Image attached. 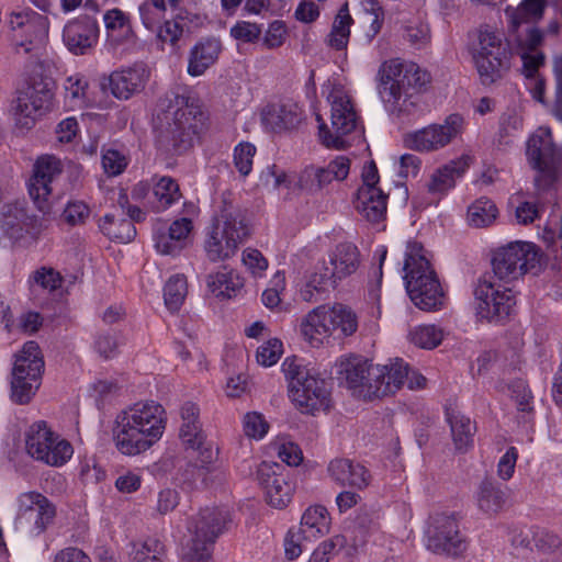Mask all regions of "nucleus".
Listing matches in <instances>:
<instances>
[{
    "label": "nucleus",
    "instance_id": "22",
    "mask_svg": "<svg viewBox=\"0 0 562 562\" xmlns=\"http://www.w3.org/2000/svg\"><path fill=\"white\" fill-rule=\"evenodd\" d=\"M199 408L194 403H186L180 411L181 426L179 437L187 449L198 451L202 465L211 463L216 452L206 442L205 435L199 420Z\"/></svg>",
    "mask_w": 562,
    "mask_h": 562
},
{
    "label": "nucleus",
    "instance_id": "23",
    "mask_svg": "<svg viewBox=\"0 0 562 562\" xmlns=\"http://www.w3.org/2000/svg\"><path fill=\"white\" fill-rule=\"evenodd\" d=\"M527 156L535 169L541 172L535 178L537 187L542 180H551V169L555 162L557 149L550 130L540 127L532 134L527 144Z\"/></svg>",
    "mask_w": 562,
    "mask_h": 562
},
{
    "label": "nucleus",
    "instance_id": "46",
    "mask_svg": "<svg viewBox=\"0 0 562 562\" xmlns=\"http://www.w3.org/2000/svg\"><path fill=\"white\" fill-rule=\"evenodd\" d=\"M299 183L302 189L310 192L319 191L329 184L325 170L315 166H308L302 171Z\"/></svg>",
    "mask_w": 562,
    "mask_h": 562
},
{
    "label": "nucleus",
    "instance_id": "54",
    "mask_svg": "<svg viewBox=\"0 0 562 562\" xmlns=\"http://www.w3.org/2000/svg\"><path fill=\"white\" fill-rule=\"evenodd\" d=\"M231 35L240 42L252 43L261 35V27L256 23L239 21L231 29Z\"/></svg>",
    "mask_w": 562,
    "mask_h": 562
},
{
    "label": "nucleus",
    "instance_id": "53",
    "mask_svg": "<svg viewBox=\"0 0 562 562\" xmlns=\"http://www.w3.org/2000/svg\"><path fill=\"white\" fill-rule=\"evenodd\" d=\"M102 232L110 238L121 243H128L136 236V228L131 220L122 218L117 222L116 227L102 226Z\"/></svg>",
    "mask_w": 562,
    "mask_h": 562
},
{
    "label": "nucleus",
    "instance_id": "44",
    "mask_svg": "<svg viewBox=\"0 0 562 562\" xmlns=\"http://www.w3.org/2000/svg\"><path fill=\"white\" fill-rule=\"evenodd\" d=\"M543 9L542 0H524L512 16L513 27L517 29L522 22L540 19Z\"/></svg>",
    "mask_w": 562,
    "mask_h": 562
},
{
    "label": "nucleus",
    "instance_id": "20",
    "mask_svg": "<svg viewBox=\"0 0 562 562\" xmlns=\"http://www.w3.org/2000/svg\"><path fill=\"white\" fill-rule=\"evenodd\" d=\"M61 162L52 155L38 157L33 166V175L29 181V193L37 209L43 213L50 211L49 196L53 183L60 176Z\"/></svg>",
    "mask_w": 562,
    "mask_h": 562
},
{
    "label": "nucleus",
    "instance_id": "32",
    "mask_svg": "<svg viewBox=\"0 0 562 562\" xmlns=\"http://www.w3.org/2000/svg\"><path fill=\"white\" fill-rule=\"evenodd\" d=\"M329 525L330 517L327 509L324 506L316 505L308 507L304 512L297 528L310 539L316 540L328 532Z\"/></svg>",
    "mask_w": 562,
    "mask_h": 562
},
{
    "label": "nucleus",
    "instance_id": "18",
    "mask_svg": "<svg viewBox=\"0 0 562 562\" xmlns=\"http://www.w3.org/2000/svg\"><path fill=\"white\" fill-rule=\"evenodd\" d=\"M464 120L460 114H450L442 124H431L405 136V144L417 151H435L449 145L461 135Z\"/></svg>",
    "mask_w": 562,
    "mask_h": 562
},
{
    "label": "nucleus",
    "instance_id": "4",
    "mask_svg": "<svg viewBox=\"0 0 562 562\" xmlns=\"http://www.w3.org/2000/svg\"><path fill=\"white\" fill-rule=\"evenodd\" d=\"M378 79L386 109L401 116L412 113L416 106L414 98L430 82V75L415 63L396 58L382 63Z\"/></svg>",
    "mask_w": 562,
    "mask_h": 562
},
{
    "label": "nucleus",
    "instance_id": "40",
    "mask_svg": "<svg viewBox=\"0 0 562 562\" xmlns=\"http://www.w3.org/2000/svg\"><path fill=\"white\" fill-rule=\"evenodd\" d=\"M66 100L72 108L83 109L91 105L88 98L89 83L79 74L69 76L64 83Z\"/></svg>",
    "mask_w": 562,
    "mask_h": 562
},
{
    "label": "nucleus",
    "instance_id": "43",
    "mask_svg": "<svg viewBox=\"0 0 562 562\" xmlns=\"http://www.w3.org/2000/svg\"><path fill=\"white\" fill-rule=\"evenodd\" d=\"M409 340L419 348L432 349L442 340V331L435 325H422L409 333Z\"/></svg>",
    "mask_w": 562,
    "mask_h": 562
},
{
    "label": "nucleus",
    "instance_id": "51",
    "mask_svg": "<svg viewBox=\"0 0 562 562\" xmlns=\"http://www.w3.org/2000/svg\"><path fill=\"white\" fill-rule=\"evenodd\" d=\"M89 216L90 209L82 201L68 202L63 213L65 222L72 226L85 224Z\"/></svg>",
    "mask_w": 562,
    "mask_h": 562
},
{
    "label": "nucleus",
    "instance_id": "17",
    "mask_svg": "<svg viewBox=\"0 0 562 562\" xmlns=\"http://www.w3.org/2000/svg\"><path fill=\"white\" fill-rule=\"evenodd\" d=\"M15 528L40 536L53 525L56 517V506L45 495L38 492H25L16 498Z\"/></svg>",
    "mask_w": 562,
    "mask_h": 562
},
{
    "label": "nucleus",
    "instance_id": "21",
    "mask_svg": "<svg viewBox=\"0 0 562 562\" xmlns=\"http://www.w3.org/2000/svg\"><path fill=\"white\" fill-rule=\"evenodd\" d=\"M289 396L302 413L326 411L330 405V383L325 379L306 374L305 380L293 383Z\"/></svg>",
    "mask_w": 562,
    "mask_h": 562
},
{
    "label": "nucleus",
    "instance_id": "13",
    "mask_svg": "<svg viewBox=\"0 0 562 562\" xmlns=\"http://www.w3.org/2000/svg\"><path fill=\"white\" fill-rule=\"evenodd\" d=\"M52 83L42 78L16 92L10 105V114L18 130L25 132L34 127L38 117L47 113L53 102Z\"/></svg>",
    "mask_w": 562,
    "mask_h": 562
},
{
    "label": "nucleus",
    "instance_id": "10",
    "mask_svg": "<svg viewBox=\"0 0 562 562\" xmlns=\"http://www.w3.org/2000/svg\"><path fill=\"white\" fill-rule=\"evenodd\" d=\"M541 249L529 241H512L498 247L492 257L494 277L506 283L528 272H538L543 262Z\"/></svg>",
    "mask_w": 562,
    "mask_h": 562
},
{
    "label": "nucleus",
    "instance_id": "42",
    "mask_svg": "<svg viewBox=\"0 0 562 562\" xmlns=\"http://www.w3.org/2000/svg\"><path fill=\"white\" fill-rule=\"evenodd\" d=\"M188 294L187 278L183 274H176L169 278L164 289V299L167 308L176 312L182 305Z\"/></svg>",
    "mask_w": 562,
    "mask_h": 562
},
{
    "label": "nucleus",
    "instance_id": "14",
    "mask_svg": "<svg viewBox=\"0 0 562 562\" xmlns=\"http://www.w3.org/2000/svg\"><path fill=\"white\" fill-rule=\"evenodd\" d=\"M473 294L476 316L488 323H504L509 318L516 304L513 291L493 282L492 277L480 278Z\"/></svg>",
    "mask_w": 562,
    "mask_h": 562
},
{
    "label": "nucleus",
    "instance_id": "36",
    "mask_svg": "<svg viewBox=\"0 0 562 562\" xmlns=\"http://www.w3.org/2000/svg\"><path fill=\"white\" fill-rule=\"evenodd\" d=\"M504 504L505 493L496 483L485 480L480 484L477 506L483 513L495 515L503 508Z\"/></svg>",
    "mask_w": 562,
    "mask_h": 562
},
{
    "label": "nucleus",
    "instance_id": "60",
    "mask_svg": "<svg viewBox=\"0 0 562 562\" xmlns=\"http://www.w3.org/2000/svg\"><path fill=\"white\" fill-rule=\"evenodd\" d=\"M243 262L254 276H261L268 268V260L258 249L254 248L243 251Z\"/></svg>",
    "mask_w": 562,
    "mask_h": 562
},
{
    "label": "nucleus",
    "instance_id": "3",
    "mask_svg": "<svg viewBox=\"0 0 562 562\" xmlns=\"http://www.w3.org/2000/svg\"><path fill=\"white\" fill-rule=\"evenodd\" d=\"M203 113L200 105L186 91H171L159 99L154 115V128L164 146L177 151L191 146Z\"/></svg>",
    "mask_w": 562,
    "mask_h": 562
},
{
    "label": "nucleus",
    "instance_id": "12",
    "mask_svg": "<svg viewBox=\"0 0 562 562\" xmlns=\"http://www.w3.org/2000/svg\"><path fill=\"white\" fill-rule=\"evenodd\" d=\"M44 360L35 341H27L15 356L11 380V398L19 405L30 403L42 381Z\"/></svg>",
    "mask_w": 562,
    "mask_h": 562
},
{
    "label": "nucleus",
    "instance_id": "27",
    "mask_svg": "<svg viewBox=\"0 0 562 562\" xmlns=\"http://www.w3.org/2000/svg\"><path fill=\"white\" fill-rule=\"evenodd\" d=\"M327 472L330 479L342 487L363 490L371 482V474L366 467L347 458L331 460Z\"/></svg>",
    "mask_w": 562,
    "mask_h": 562
},
{
    "label": "nucleus",
    "instance_id": "55",
    "mask_svg": "<svg viewBox=\"0 0 562 562\" xmlns=\"http://www.w3.org/2000/svg\"><path fill=\"white\" fill-rule=\"evenodd\" d=\"M322 168L325 170L329 183L333 180L341 181L349 175L350 159L346 156H337L326 167Z\"/></svg>",
    "mask_w": 562,
    "mask_h": 562
},
{
    "label": "nucleus",
    "instance_id": "61",
    "mask_svg": "<svg viewBox=\"0 0 562 562\" xmlns=\"http://www.w3.org/2000/svg\"><path fill=\"white\" fill-rule=\"evenodd\" d=\"M139 14L145 27L151 31L156 30L159 23L165 19V12L154 7L148 0L139 5Z\"/></svg>",
    "mask_w": 562,
    "mask_h": 562
},
{
    "label": "nucleus",
    "instance_id": "5",
    "mask_svg": "<svg viewBox=\"0 0 562 562\" xmlns=\"http://www.w3.org/2000/svg\"><path fill=\"white\" fill-rule=\"evenodd\" d=\"M403 270L406 291L418 308L431 312L443 305V290L422 244H407Z\"/></svg>",
    "mask_w": 562,
    "mask_h": 562
},
{
    "label": "nucleus",
    "instance_id": "8",
    "mask_svg": "<svg viewBox=\"0 0 562 562\" xmlns=\"http://www.w3.org/2000/svg\"><path fill=\"white\" fill-rule=\"evenodd\" d=\"M472 60L483 85L499 80L509 68L508 49L501 32L481 26L470 44Z\"/></svg>",
    "mask_w": 562,
    "mask_h": 562
},
{
    "label": "nucleus",
    "instance_id": "6",
    "mask_svg": "<svg viewBox=\"0 0 562 562\" xmlns=\"http://www.w3.org/2000/svg\"><path fill=\"white\" fill-rule=\"evenodd\" d=\"M249 234V226L241 211L233 203L224 201L205 240L207 258L213 262L229 259Z\"/></svg>",
    "mask_w": 562,
    "mask_h": 562
},
{
    "label": "nucleus",
    "instance_id": "57",
    "mask_svg": "<svg viewBox=\"0 0 562 562\" xmlns=\"http://www.w3.org/2000/svg\"><path fill=\"white\" fill-rule=\"evenodd\" d=\"M376 526L378 524L373 516L369 512L360 509L352 521L351 528L356 533V539L359 538L362 541L368 533L375 530Z\"/></svg>",
    "mask_w": 562,
    "mask_h": 562
},
{
    "label": "nucleus",
    "instance_id": "47",
    "mask_svg": "<svg viewBox=\"0 0 562 562\" xmlns=\"http://www.w3.org/2000/svg\"><path fill=\"white\" fill-rule=\"evenodd\" d=\"M282 353V341L278 338L269 339L257 349V362L263 367H271L279 361Z\"/></svg>",
    "mask_w": 562,
    "mask_h": 562
},
{
    "label": "nucleus",
    "instance_id": "30",
    "mask_svg": "<svg viewBox=\"0 0 562 562\" xmlns=\"http://www.w3.org/2000/svg\"><path fill=\"white\" fill-rule=\"evenodd\" d=\"M471 162L472 158L463 155L436 169L427 183L428 192L439 195L447 193L454 187L456 180L463 176Z\"/></svg>",
    "mask_w": 562,
    "mask_h": 562
},
{
    "label": "nucleus",
    "instance_id": "25",
    "mask_svg": "<svg viewBox=\"0 0 562 562\" xmlns=\"http://www.w3.org/2000/svg\"><path fill=\"white\" fill-rule=\"evenodd\" d=\"M99 26L97 20L89 15H80L69 21L63 31L66 47L75 55H86L97 44Z\"/></svg>",
    "mask_w": 562,
    "mask_h": 562
},
{
    "label": "nucleus",
    "instance_id": "28",
    "mask_svg": "<svg viewBox=\"0 0 562 562\" xmlns=\"http://www.w3.org/2000/svg\"><path fill=\"white\" fill-rule=\"evenodd\" d=\"M149 70L144 64H134L132 67L114 71L110 76V88L117 99H128L142 91L148 80Z\"/></svg>",
    "mask_w": 562,
    "mask_h": 562
},
{
    "label": "nucleus",
    "instance_id": "50",
    "mask_svg": "<svg viewBox=\"0 0 562 562\" xmlns=\"http://www.w3.org/2000/svg\"><path fill=\"white\" fill-rule=\"evenodd\" d=\"M155 247L158 252L161 255H178L186 246V243L176 240L173 236H171L166 231L158 229L155 235Z\"/></svg>",
    "mask_w": 562,
    "mask_h": 562
},
{
    "label": "nucleus",
    "instance_id": "52",
    "mask_svg": "<svg viewBox=\"0 0 562 562\" xmlns=\"http://www.w3.org/2000/svg\"><path fill=\"white\" fill-rule=\"evenodd\" d=\"M268 428L269 425L261 414L254 412L245 415L244 431L246 436L261 439L267 434Z\"/></svg>",
    "mask_w": 562,
    "mask_h": 562
},
{
    "label": "nucleus",
    "instance_id": "59",
    "mask_svg": "<svg viewBox=\"0 0 562 562\" xmlns=\"http://www.w3.org/2000/svg\"><path fill=\"white\" fill-rule=\"evenodd\" d=\"M346 538L342 535H337L329 540L322 542L313 552L308 562H328V554L336 548H344Z\"/></svg>",
    "mask_w": 562,
    "mask_h": 562
},
{
    "label": "nucleus",
    "instance_id": "9",
    "mask_svg": "<svg viewBox=\"0 0 562 562\" xmlns=\"http://www.w3.org/2000/svg\"><path fill=\"white\" fill-rule=\"evenodd\" d=\"M361 262L360 251L351 243H340L329 255L328 263L324 262L308 279L301 291L304 301H314V291H324L328 285L336 288L340 281L353 274Z\"/></svg>",
    "mask_w": 562,
    "mask_h": 562
},
{
    "label": "nucleus",
    "instance_id": "37",
    "mask_svg": "<svg viewBox=\"0 0 562 562\" xmlns=\"http://www.w3.org/2000/svg\"><path fill=\"white\" fill-rule=\"evenodd\" d=\"M9 23L12 30L26 27L38 38H43L48 32L47 18L32 10L12 12Z\"/></svg>",
    "mask_w": 562,
    "mask_h": 562
},
{
    "label": "nucleus",
    "instance_id": "49",
    "mask_svg": "<svg viewBox=\"0 0 562 562\" xmlns=\"http://www.w3.org/2000/svg\"><path fill=\"white\" fill-rule=\"evenodd\" d=\"M32 280L34 284L49 292L61 286L63 282V278L58 271L46 267L36 270L32 276Z\"/></svg>",
    "mask_w": 562,
    "mask_h": 562
},
{
    "label": "nucleus",
    "instance_id": "64",
    "mask_svg": "<svg viewBox=\"0 0 562 562\" xmlns=\"http://www.w3.org/2000/svg\"><path fill=\"white\" fill-rule=\"evenodd\" d=\"M555 99L552 106V114L562 122V55L555 59Z\"/></svg>",
    "mask_w": 562,
    "mask_h": 562
},
{
    "label": "nucleus",
    "instance_id": "31",
    "mask_svg": "<svg viewBox=\"0 0 562 562\" xmlns=\"http://www.w3.org/2000/svg\"><path fill=\"white\" fill-rule=\"evenodd\" d=\"M206 284L216 297L231 299L243 289L244 280L237 272L234 270L227 271L224 267L222 271L210 274Z\"/></svg>",
    "mask_w": 562,
    "mask_h": 562
},
{
    "label": "nucleus",
    "instance_id": "29",
    "mask_svg": "<svg viewBox=\"0 0 562 562\" xmlns=\"http://www.w3.org/2000/svg\"><path fill=\"white\" fill-rule=\"evenodd\" d=\"M357 212L371 223L385 218L387 194L381 188L360 187L353 201Z\"/></svg>",
    "mask_w": 562,
    "mask_h": 562
},
{
    "label": "nucleus",
    "instance_id": "33",
    "mask_svg": "<svg viewBox=\"0 0 562 562\" xmlns=\"http://www.w3.org/2000/svg\"><path fill=\"white\" fill-rule=\"evenodd\" d=\"M220 44L216 41L200 43L193 47L189 58L188 72L191 76H201L216 60Z\"/></svg>",
    "mask_w": 562,
    "mask_h": 562
},
{
    "label": "nucleus",
    "instance_id": "11",
    "mask_svg": "<svg viewBox=\"0 0 562 562\" xmlns=\"http://www.w3.org/2000/svg\"><path fill=\"white\" fill-rule=\"evenodd\" d=\"M228 519L227 510L217 507L201 509L188 525L191 539L183 551L184 562L207 561L211 548L223 532Z\"/></svg>",
    "mask_w": 562,
    "mask_h": 562
},
{
    "label": "nucleus",
    "instance_id": "34",
    "mask_svg": "<svg viewBox=\"0 0 562 562\" xmlns=\"http://www.w3.org/2000/svg\"><path fill=\"white\" fill-rule=\"evenodd\" d=\"M447 419L456 448L467 450L473 443L475 426L468 416L456 411L448 412Z\"/></svg>",
    "mask_w": 562,
    "mask_h": 562
},
{
    "label": "nucleus",
    "instance_id": "1",
    "mask_svg": "<svg viewBox=\"0 0 562 562\" xmlns=\"http://www.w3.org/2000/svg\"><path fill=\"white\" fill-rule=\"evenodd\" d=\"M338 373L352 396L363 401L391 396L405 383L411 390L426 385V378L411 372L409 366L400 358L386 364H374L362 357H349L340 360Z\"/></svg>",
    "mask_w": 562,
    "mask_h": 562
},
{
    "label": "nucleus",
    "instance_id": "15",
    "mask_svg": "<svg viewBox=\"0 0 562 562\" xmlns=\"http://www.w3.org/2000/svg\"><path fill=\"white\" fill-rule=\"evenodd\" d=\"M427 547L437 554L459 555L467 549L456 513L435 512L429 515L425 530Z\"/></svg>",
    "mask_w": 562,
    "mask_h": 562
},
{
    "label": "nucleus",
    "instance_id": "62",
    "mask_svg": "<svg viewBox=\"0 0 562 562\" xmlns=\"http://www.w3.org/2000/svg\"><path fill=\"white\" fill-rule=\"evenodd\" d=\"M156 29L158 40L162 44L169 43L170 45H175L183 32L182 25L177 20L166 21L164 25H158Z\"/></svg>",
    "mask_w": 562,
    "mask_h": 562
},
{
    "label": "nucleus",
    "instance_id": "63",
    "mask_svg": "<svg viewBox=\"0 0 562 562\" xmlns=\"http://www.w3.org/2000/svg\"><path fill=\"white\" fill-rule=\"evenodd\" d=\"M282 371L290 380L289 389L293 386L294 382H301L305 380L306 374H311L296 358H286L282 363Z\"/></svg>",
    "mask_w": 562,
    "mask_h": 562
},
{
    "label": "nucleus",
    "instance_id": "26",
    "mask_svg": "<svg viewBox=\"0 0 562 562\" xmlns=\"http://www.w3.org/2000/svg\"><path fill=\"white\" fill-rule=\"evenodd\" d=\"M303 117V111L292 100H280L267 104L261 111V122L272 132H282L299 126Z\"/></svg>",
    "mask_w": 562,
    "mask_h": 562
},
{
    "label": "nucleus",
    "instance_id": "19",
    "mask_svg": "<svg viewBox=\"0 0 562 562\" xmlns=\"http://www.w3.org/2000/svg\"><path fill=\"white\" fill-rule=\"evenodd\" d=\"M258 484L263 488L267 503L278 509L286 507L295 491L289 471L274 462H261L256 471Z\"/></svg>",
    "mask_w": 562,
    "mask_h": 562
},
{
    "label": "nucleus",
    "instance_id": "48",
    "mask_svg": "<svg viewBox=\"0 0 562 562\" xmlns=\"http://www.w3.org/2000/svg\"><path fill=\"white\" fill-rule=\"evenodd\" d=\"M256 154V147L250 143H241L234 150V162L244 177L248 176L252 169V159Z\"/></svg>",
    "mask_w": 562,
    "mask_h": 562
},
{
    "label": "nucleus",
    "instance_id": "45",
    "mask_svg": "<svg viewBox=\"0 0 562 562\" xmlns=\"http://www.w3.org/2000/svg\"><path fill=\"white\" fill-rule=\"evenodd\" d=\"M314 541L310 539L299 528L290 529L284 539V551L285 557L289 560L299 558L304 550L307 549V544Z\"/></svg>",
    "mask_w": 562,
    "mask_h": 562
},
{
    "label": "nucleus",
    "instance_id": "38",
    "mask_svg": "<svg viewBox=\"0 0 562 562\" xmlns=\"http://www.w3.org/2000/svg\"><path fill=\"white\" fill-rule=\"evenodd\" d=\"M498 210L495 203L487 198L475 200L468 207V222L476 228L487 227L495 222Z\"/></svg>",
    "mask_w": 562,
    "mask_h": 562
},
{
    "label": "nucleus",
    "instance_id": "24",
    "mask_svg": "<svg viewBox=\"0 0 562 562\" xmlns=\"http://www.w3.org/2000/svg\"><path fill=\"white\" fill-rule=\"evenodd\" d=\"M300 331L313 348L329 344L334 339L331 305L323 304L310 311L301 321Z\"/></svg>",
    "mask_w": 562,
    "mask_h": 562
},
{
    "label": "nucleus",
    "instance_id": "58",
    "mask_svg": "<svg viewBox=\"0 0 562 562\" xmlns=\"http://www.w3.org/2000/svg\"><path fill=\"white\" fill-rule=\"evenodd\" d=\"M520 57L522 60V74L526 78L537 77L538 69L544 61L543 54L538 49L522 50Z\"/></svg>",
    "mask_w": 562,
    "mask_h": 562
},
{
    "label": "nucleus",
    "instance_id": "7",
    "mask_svg": "<svg viewBox=\"0 0 562 562\" xmlns=\"http://www.w3.org/2000/svg\"><path fill=\"white\" fill-rule=\"evenodd\" d=\"M328 101L331 105V126L329 128L321 115L316 116L319 139L328 148L344 149L351 145L355 137L361 136L363 128L350 97L342 88H333Z\"/></svg>",
    "mask_w": 562,
    "mask_h": 562
},
{
    "label": "nucleus",
    "instance_id": "39",
    "mask_svg": "<svg viewBox=\"0 0 562 562\" xmlns=\"http://www.w3.org/2000/svg\"><path fill=\"white\" fill-rule=\"evenodd\" d=\"M352 18L349 14L348 7L345 4L337 13L327 43L330 47L340 50L344 49L349 41L350 25Z\"/></svg>",
    "mask_w": 562,
    "mask_h": 562
},
{
    "label": "nucleus",
    "instance_id": "56",
    "mask_svg": "<svg viewBox=\"0 0 562 562\" xmlns=\"http://www.w3.org/2000/svg\"><path fill=\"white\" fill-rule=\"evenodd\" d=\"M102 166L108 175L117 176L126 168L127 160L120 151L108 149L102 156Z\"/></svg>",
    "mask_w": 562,
    "mask_h": 562
},
{
    "label": "nucleus",
    "instance_id": "2",
    "mask_svg": "<svg viewBox=\"0 0 562 562\" xmlns=\"http://www.w3.org/2000/svg\"><path fill=\"white\" fill-rule=\"evenodd\" d=\"M166 411L154 402H138L117 414L113 440L124 456L134 457L149 450L166 428Z\"/></svg>",
    "mask_w": 562,
    "mask_h": 562
},
{
    "label": "nucleus",
    "instance_id": "41",
    "mask_svg": "<svg viewBox=\"0 0 562 562\" xmlns=\"http://www.w3.org/2000/svg\"><path fill=\"white\" fill-rule=\"evenodd\" d=\"M154 196L156 199L155 207L159 212L177 202L181 198V192L178 183L172 178L165 176L155 183Z\"/></svg>",
    "mask_w": 562,
    "mask_h": 562
},
{
    "label": "nucleus",
    "instance_id": "35",
    "mask_svg": "<svg viewBox=\"0 0 562 562\" xmlns=\"http://www.w3.org/2000/svg\"><path fill=\"white\" fill-rule=\"evenodd\" d=\"M331 316L334 339L350 337L357 331L358 316L351 307L342 303H335L331 305Z\"/></svg>",
    "mask_w": 562,
    "mask_h": 562
},
{
    "label": "nucleus",
    "instance_id": "16",
    "mask_svg": "<svg viewBox=\"0 0 562 562\" xmlns=\"http://www.w3.org/2000/svg\"><path fill=\"white\" fill-rule=\"evenodd\" d=\"M25 448L33 459L52 467L65 464L74 453L71 445L53 432L45 422L34 423L29 428Z\"/></svg>",
    "mask_w": 562,
    "mask_h": 562
}]
</instances>
